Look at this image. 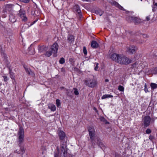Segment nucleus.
Masks as SVG:
<instances>
[{"mask_svg":"<svg viewBox=\"0 0 157 157\" xmlns=\"http://www.w3.org/2000/svg\"><path fill=\"white\" fill-rule=\"evenodd\" d=\"M95 131L89 132L90 138V142L92 144H95L94 141L95 136Z\"/></svg>","mask_w":157,"mask_h":157,"instance_id":"nucleus-11","label":"nucleus"},{"mask_svg":"<svg viewBox=\"0 0 157 157\" xmlns=\"http://www.w3.org/2000/svg\"><path fill=\"white\" fill-rule=\"evenodd\" d=\"M18 15L21 17L22 18V17L25 15V10L23 9H21L19 10Z\"/></svg>","mask_w":157,"mask_h":157,"instance_id":"nucleus-22","label":"nucleus"},{"mask_svg":"<svg viewBox=\"0 0 157 157\" xmlns=\"http://www.w3.org/2000/svg\"><path fill=\"white\" fill-rule=\"evenodd\" d=\"M134 64H136V63H135L133 65V66H134Z\"/></svg>","mask_w":157,"mask_h":157,"instance_id":"nucleus-56","label":"nucleus"},{"mask_svg":"<svg viewBox=\"0 0 157 157\" xmlns=\"http://www.w3.org/2000/svg\"><path fill=\"white\" fill-rule=\"evenodd\" d=\"M73 11L74 12H76L77 17L80 20L82 17V15L79 6L78 5H75L73 7Z\"/></svg>","mask_w":157,"mask_h":157,"instance_id":"nucleus-6","label":"nucleus"},{"mask_svg":"<svg viewBox=\"0 0 157 157\" xmlns=\"http://www.w3.org/2000/svg\"><path fill=\"white\" fill-rule=\"evenodd\" d=\"M154 6L155 7V6H156V7H157V3H155L154 5V6Z\"/></svg>","mask_w":157,"mask_h":157,"instance_id":"nucleus-54","label":"nucleus"},{"mask_svg":"<svg viewBox=\"0 0 157 157\" xmlns=\"http://www.w3.org/2000/svg\"><path fill=\"white\" fill-rule=\"evenodd\" d=\"M134 16H127L126 17V19L128 22H131L133 21Z\"/></svg>","mask_w":157,"mask_h":157,"instance_id":"nucleus-23","label":"nucleus"},{"mask_svg":"<svg viewBox=\"0 0 157 157\" xmlns=\"http://www.w3.org/2000/svg\"><path fill=\"white\" fill-rule=\"evenodd\" d=\"M74 36L73 35L69 34L67 36V42L71 44L74 41Z\"/></svg>","mask_w":157,"mask_h":157,"instance_id":"nucleus-12","label":"nucleus"},{"mask_svg":"<svg viewBox=\"0 0 157 157\" xmlns=\"http://www.w3.org/2000/svg\"><path fill=\"white\" fill-rule=\"evenodd\" d=\"M9 74H10V76L11 78L13 80H14V81L15 80V75L14 73L12 71V70L11 68H9Z\"/></svg>","mask_w":157,"mask_h":157,"instance_id":"nucleus-21","label":"nucleus"},{"mask_svg":"<svg viewBox=\"0 0 157 157\" xmlns=\"http://www.w3.org/2000/svg\"><path fill=\"white\" fill-rule=\"evenodd\" d=\"M64 91L66 96L71 99L73 98L74 96L72 89L64 88Z\"/></svg>","mask_w":157,"mask_h":157,"instance_id":"nucleus-9","label":"nucleus"},{"mask_svg":"<svg viewBox=\"0 0 157 157\" xmlns=\"http://www.w3.org/2000/svg\"><path fill=\"white\" fill-rule=\"evenodd\" d=\"M120 55H119L116 53H113L111 56V59L115 61L116 62H118V57Z\"/></svg>","mask_w":157,"mask_h":157,"instance_id":"nucleus-14","label":"nucleus"},{"mask_svg":"<svg viewBox=\"0 0 157 157\" xmlns=\"http://www.w3.org/2000/svg\"><path fill=\"white\" fill-rule=\"evenodd\" d=\"M9 20L12 23H14L16 21L15 16L12 12L9 13Z\"/></svg>","mask_w":157,"mask_h":157,"instance_id":"nucleus-13","label":"nucleus"},{"mask_svg":"<svg viewBox=\"0 0 157 157\" xmlns=\"http://www.w3.org/2000/svg\"><path fill=\"white\" fill-rule=\"evenodd\" d=\"M83 52L85 56H86L87 54V51L86 47L84 46L83 48Z\"/></svg>","mask_w":157,"mask_h":157,"instance_id":"nucleus-35","label":"nucleus"},{"mask_svg":"<svg viewBox=\"0 0 157 157\" xmlns=\"http://www.w3.org/2000/svg\"><path fill=\"white\" fill-rule=\"evenodd\" d=\"M137 49V48L133 46H130L127 48V51L129 53L133 54L136 52Z\"/></svg>","mask_w":157,"mask_h":157,"instance_id":"nucleus-10","label":"nucleus"},{"mask_svg":"<svg viewBox=\"0 0 157 157\" xmlns=\"http://www.w3.org/2000/svg\"><path fill=\"white\" fill-rule=\"evenodd\" d=\"M100 120L103 122L105 124H109V122H108L105 118L103 117H101L100 118Z\"/></svg>","mask_w":157,"mask_h":157,"instance_id":"nucleus-28","label":"nucleus"},{"mask_svg":"<svg viewBox=\"0 0 157 157\" xmlns=\"http://www.w3.org/2000/svg\"><path fill=\"white\" fill-rule=\"evenodd\" d=\"M2 56H3L4 59L3 60V63L5 66L7 68H8L9 69V68H11V65L10 64V62L8 61L7 59V57L6 55L3 53Z\"/></svg>","mask_w":157,"mask_h":157,"instance_id":"nucleus-8","label":"nucleus"},{"mask_svg":"<svg viewBox=\"0 0 157 157\" xmlns=\"http://www.w3.org/2000/svg\"><path fill=\"white\" fill-rule=\"evenodd\" d=\"M84 83L90 87L94 88L97 85L98 82L96 79L88 78L85 80Z\"/></svg>","mask_w":157,"mask_h":157,"instance_id":"nucleus-5","label":"nucleus"},{"mask_svg":"<svg viewBox=\"0 0 157 157\" xmlns=\"http://www.w3.org/2000/svg\"><path fill=\"white\" fill-rule=\"evenodd\" d=\"M87 129L89 132L95 131L94 127L92 126L88 127Z\"/></svg>","mask_w":157,"mask_h":157,"instance_id":"nucleus-30","label":"nucleus"},{"mask_svg":"<svg viewBox=\"0 0 157 157\" xmlns=\"http://www.w3.org/2000/svg\"><path fill=\"white\" fill-rule=\"evenodd\" d=\"M111 3L115 6H116L117 8L119 9L122 10H124V9L123 7L121 6L120 5H119L117 2L114 1H112L111 2Z\"/></svg>","mask_w":157,"mask_h":157,"instance_id":"nucleus-16","label":"nucleus"},{"mask_svg":"<svg viewBox=\"0 0 157 157\" xmlns=\"http://www.w3.org/2000/svg\"><path fill=\"white\" fill-rule=\"evenodd\" d=\"M98 63H97L96 64V66H95V68H94V70L95 71H98Z\"/></svg>","mask_w":157,"mask_h":157,"instance_id":"nucleus-44","label":"nucleus"},{"mask_svg":"<svg viewBox=\"0 0 157 157\" xmlns=\"http://www.w3.org/2000/svg\"><path fill=\"white\" fill-rule=\"evenodd\" d=\"M59 63L61 64H63L65 63V61L64 58L62 57L60 58L59 61Z\"/></svg>","mask_w":157,"mask_h":157,"instance_id":"nucleus-34","label":"nucleus"},{"mask_svg":"<svg viewBox=\"0 0 157 157\" xmlns=\"http://www.w3.org/2000/svg\"><path fill=\"white\" fill-rule=\"evenodd\" d=\"M58 48L59 45L56 42H55L49 50L46 52L45 56L47 57H49L52 55V54L53 53L54 54L53 56L54 57H56V56L55 54L57 53Z\"/></svg>","mask_w":157,"mask_h":157,"instance_id":"nucleus-3","label":"nucleus"},{"mask_svg":"<svg viewBox=\"0 0 157 157\" xmlns=\"http://www.w3.org/2000/svg\"><path fill=\"white\" fill-rule=\"evenodd\" d=\"M38 49L39 52L41 53L45 52L47 50V48L45 46L43 45L40 46L39 45L38 46Z\"/></svg>","mask_w":157,"mask_h":157,"instance_id":"nucleus-15","label":"nucleus"},{"mask_svg":"<svg viewBox=\"0 0 157 157\" xmlns=\"http://www.w3.org/2000/svg\"><path fill=\"white\" fill-rule=\"evenodd\" d=\"M24 67L26 73L29 75L31 74V73H32V72L31 71L30 69L25 67Z\"/></svg>","mask_w":157,"mask_h":157,"instance_id":"nucleus-31","label":"nucleus"},{"mask_svg":"<svg viewBox=\"0 0 157 157\" xmlns=\"http://www.w3.org/2000/svg\"><path fill=\"white\" fill-rule=\"evenodd\" d=\"M73 91H74L73 93L74 94L76 95H78L79 94V92L78 90L75 88H73V89L72 90Z\"/></svg>","mask_w":157,"mask_h":157,"instance_id":"nucleus-32","label":"nucleus"},{"mask_svg":"<svg viewBox=\"0 0 157 157\" xmlns=\"http://www.w3.org/2000/svg\"><path fill=\"white\" fill-rule=\"evenodd\" d=\"M152 8H153L152 11L154 12H155V9H156V7H155L154 6H153L152 7Z\"/></svg>","mask_w":157,"mask_h":157,"instance_id":"nucleus-47","label":"nucleus"},{"mask_svg":"<svg viewBox=\"0 0 157 157\" xmlns=\"http://www.w3.org/2000/svg\"><path fill=\"white\" fill-rule=\"evenodd\" d=\"M144 42V40H141V41H139V43L140 44H142Z\"/></svg>","mask_w":157,"mask_h":157,"instance_id":"nucleus-50","label":"nucleus"},{"mask_svg":"<svg viewBox=\"0 0 157 157\" xmlns=\"http://www.w3.org/2000/svg\"><path fill=\"white\" fill-rule=\"evenodd\" d=\"M13 6V5L12 4H6V6L5 8L10 13V12H12Z\"/></svg>","mask_w":157,"mask_h":157,"instance_id":"nucleus-20","label":"nucleus"},{"mask_svg":"<svg viewBox=\"0 0 157 157\" xmlns=\"http://www.w3.org/2000/svg\"><path fill=\"white\" fill-rule=\"evenodd\" d=\"M18 136V146L20 147V150L16 149L14 152L18 154L23 155L25 152V149L23 146H22V144L24 141V131L22 127H20L17 133Z\"/></svg>","mask_w":157,"mask_h":157,"instance_id":"nucleus-2","label":"nucleus"},{"mask_svg":"<svg viewBox=\"0 0 157 157\" xmlns=\"http://www.w3.org/2000/svg\"><path fill=\"white\" fill-rule=\"evenodd\" d=\"M90 44L91 47L94 48H97L99 46L98 44L95 40L92 41Z\"/></svg>","mask_w":157,"mask_h":157,"instance_id":"nucleus-19","label":"nucleus"},{"mask_svg":"<svg viewBox=\"0 0 157 157\" xmlns=\"http://www.w3.org/2000/svg\"><path fill=\"white\" fill-rule=\"evenodd\" d=\"M113 97V96L110 94H105L103 95L101 97L102 99H105L108 98H112Z\"/></svg>","mask_w":157,"mask_h":157,"instance_id":"nucleus-26","label":"nucleus"},{"mask_svg":"<svg viewBox=\"0 0 157 157\" xmlns=\"http://www.w3.org/2000/svg\"><path fill=\"white\" fill-rule=\"evenodd\" d=\"M131 62V60L123 55H120L118 62L121 64L127 65Z\"/></svg>","mask_w":157,"mask_h":157,"instance_id":"nucleus-4","label":"nucleus"},{"mask_svg":"<svg viewBox=\"0 0 157 157\" xmlns=\"http://www.w3.org/2000/svg\"><path fill=\"white\" fill-rule=\"evenodd\" d=\"M105 82H109V80H108V79H106L105 80Z\"/></svg>","mask_w":157,"mask_h":157,"instance_id":"nucleus-55","label":"nucleus"},{"mask_svg":"<svg viewBox=\"0 0 157 157\" xmlns=\"http://www.w3.org/2000/svg\"><path fill=\"white\" fill-rule=\"evenodd\" d=\"M97 144L101 148H102L104 146V145L103 144L102 142L99 139H98L97 140Z\"/></svg>","mask_w":157,"mask_h":157,"instance_id":"nucleus-27","label":"nucleus"},{"mask_svg":"<svg viewBox=\"0 0 157 157\" xmlns=\"http://www.w3.org/2000/svg\"><path fill=\"white\" fill-rule=\"evenodd\" d=\"M95 13L100 16H101L104 13V11L100 9L96 10H95Z\"/></svg>","mask_w":157,"mask_h":157,"instance_id":"nucleus-24","label":"nucleus"},{"mask_svg":"<svg viewBox=\"0 0 157 157\" xmlns=\"http://www.w3.org/2000/svg\"><path fill=\"white\" fill-rule=\"evenodd\" d=\"M39 17L38 16L36 18V19L33 21L31 24H30V25H32L34 24H35L39 19Z\"/></svg>","mask_w":157,"mask_h":157,"instance_id":"nucleus-37","label":"nucleus"},{"mask_svg":"<svg viewBox=\"0 0 157 157\" xmlns=\"http://www.w3.org/2000/svg\"><path fill=\"white\" fill-rule=\"evenodd\" d=\"M146 133L147 134H150L151 132V130L150 128H147L145 131Z\"/></svg>","mask_w":157,"mask_h":157,"instance_id":"nucleus-38","label":"nucleus"},{"mask_svg":"<svg viewBox=\"0 0 157 157\" xmlns=\"http://www.w3.org/2000/svg\"><path fill=\"white\" fill-rule=\"evenodd\" d=\"M6 16V15L5 13H4V14H3L2 16V17L3 18H5Z\"/></svg>","mask_w":157,"mask_h":157,"instance_id":"nucleus-52","label":"nucleus"},{"mask_svg":"<svg viewBox=\"0 0 157 157\" xmlns=\"http://www.w3.org/2000/svg\"><path fill=\"white\" fill-rule=\"evenodd\" d=\"M149 139L152 142L153 140L155 139V137L153 135H150L149 136Z\"/></svg>","mask_w":157,"mask_h":157,"instance_id":"nucleus-39","label":"nucleus"},{"mask_svg":"<svg viewBox=\"0 0 157 157\" xmlns=\"http://www.w3.org/2000/svg\"><path fill=\"white\" fill-rule=\"evenodd\" d=\"M150 86L151 89L153 90L157 88V84L155 83H151L150 84Z\"/></svg>","mask_w":157,"mask_h":157,"instance_id":"nucleus-29","label":"nucleus"},{"mask_svg":"<svg viewBox=\"0 0 157 157\" xmlns=\"http://www.w3.org/2000/svg\"><path fill=\"white\" fill-rule=\"evenodd\" d=\"M154 71L157 73V67H156L155 68Z\"/></svg>","mask_w":157,"mask_h":157,"instance_id":"nucleus-53","label":"nucleus"},{"mask_svg":"<svg viewBox=\"0 0 157 157\" xmlns=\"http://www.w3.org/2000/svg\"><path fill=\"white\" fill-rule=\"evenodd\" d=\"M3 77L4 78V81L5 82H7L8 79L7 78V76H3Z\"/></svg>","mask_w":157,"mask_h":157,"instance_id":"nucleus-42","label":"nucleus"},{"mask_svg":"<svg viewBox=\"0 0 157 157\" xmlns=\"http://www.w3.org/2000/svg\"><path fill=\"white\" fill-rule=\"evenodd\" d=\"M62 88H64V87H62Z\"/></svg>","mask_w":157,"mask_h":157,"instance_id":"nucleus-57","label":"nucleus"},{"mask_svg":"<svg viewBox=\"0 0 157 157\" xmlns=\"http://www.w3.org/2000/svg\"><path fill=\"white\" fill-rule=\"evenodd\" d=\"M144 90L146 92L148 91L146 84H145L144 85Z\"/></svg>","mask_w":157,"mask_h":157,"instance_id":"nucleus-45","label":"nucleus"},{"mask_svg":"<svg viewBox=\"0 0 157 157\" xmlns=\"http://www.w3.org/2000/svg\"><path fill=\"white\" fill-rule=\"evenodd\" d=\"M56 105L57 107H60L61 106V103L59 99H57L56 101Z\"/></svg>","mask_w":157,"mask_h":157,"instance_id":"nucleus-33","label":"nucleus"},{"mask_svg":"<svg viewBox=\"0 0 157 157\" xmlns=\"http://www.w3.org/2000/svg\"><path fill=\"white\" fill-rule=\"evenodd\" d=\"M118 89L119 90L121 91H124V88L123 86L120 85L118 86Z\"/></svg>","mask_w":157,"mask_h":157,"instance_id":"nucleus-36","label":"nucleus"},{"mask_svg":"<svg viewBox=\"0 0 157 157\" xmlns=\"http://www.w3.org/2000/svg\"><path fill=\"white\" fill-rule=\"evenodd\" d=\"M151 123H154V121H155V119H154V118H152L151 119Z\"/></svg>","mask_w":157,"mask_h":157,"instance_id":"nucleus-51","label":"nucleus"},{"mask_svg":"<svg viewBox=\"0 0 157 157\" xmlns=\"http://www.w3.org/2000/svg\"><path fill=\"white\" fill-rule=\"evenodd\" d=\"M151 120V118L149 116H145L143 119L142 122H143L145 127H147L150 125Z\"/></svg>","mask_w":157,"mask_h":157,"instance_id":"nucleus-7","label":"nucleus"},{"mask_svg":"<svg viewBox=\"0 0 157 157\" xmlns=\"http://www.w3.org/2000/svg\"><path fill=\"white\" fill-rule=\"evenodd\" d=\"M7 10H6V8H5V9L3 10L2 12L3 13H5L7 12Z\"/></svg>","mask_w":157,"mask_h":157,"instance_id":"nucleus-48","label":"nucleus"},{"mask_svg":"<svg viewBox=\"0 0 157 157\" xmlns=\"http://www.w3.org/2000/svg\"><path fill=\"white\" fill-rule=\"evenodd\" d=\"M57 134L60 143L61 157H65L67 151L66 142H65V138L66 137L65 133L62 130H59Z\"/></svg>","mask_w":157,"mask_h":157,"instance_id":"nucleus-1","label":"nucleus"},{"mask_svg":"<svg viewBox=\"0 0 157 157\" xmlns=\"http://www.w3.org/2000/svg\"><path fill=\"white\" fill-rule=\"evenodd\" d=\"M21 18L22 21L25 22L27 20V18L25 15L24 16L22 17V18Z\"/></svg>","mask_w":157,"mask_h":157,"instance_id":"nucleus-40","label":"nucleus"},{"mask_svg":"<svg viewBox=\"0 0 157 157\" xmlns=\"http://www.w3.org/2000/svg\"><path fill=\"white\" fill-rule=\"evenodd\" d=\"M141 35L142 36H141V37H142L144 38H146L148 37V36L146 34H142Z\"/></svg>","mask_w":157,"mask_h":157,"instance_id":"nucleus-41","label":"nucleus"},{"mask_svg":"<svg viewBox=\"0 0 157 157\" xmlns=\"http://www.w3.org/2000/svg\"><path fill=\"white\" fill-rule=\"evenodd\" d=\"M48 108L50 109L52 111L54 112L56 110V107L54 104L50 103L48 105Z\"/></svg>","mask_w":157,"mask_h":157,"instance_id":"nucleus-17","label":"nucleus"},{"mask_svg":"<svg viewBox=\"0 0 157 157\" xmlns=\"http://www.w3.org/2000/svg\"><path fill=\"white\" fill-rule=\"evenodd\" d=\"M150 16H147L146 17V20L147 21H149L150 19Z\"/></svg>","mask_w":157,"mask_h":157,"instance_id":"nucleus-46","label":"nucleus"},{"mask_svg":"<svg viewBox=\"0 0 157 157\" xmlns=\"http://www.w3.org/2000/svg\"><path fill=\"white\" fill-rule=\"evenodd\" d=\"M61 151V150L60 149ZM61 151H60H60L59 148H57V151L56 152H55L54 153V157H61ZM67 152L66 154V155L65 157H67Z\"/></svg>","mask_w":157,"mask_h":157,"instance_id":"nucleus-18","label":"nucleus"},{"mask_svg":"<svg viewBox=\"0 0 157 157\" xmlns=\"http://www.w3.org/2000/svg\"><path fill=\"white\" fill-rule=\"evenodd\" d=\"M25 3H28L29 1V0H19Z\"/></svg>","mask_w":157,"mask_h":157,"instance_id":"nucleus-43","label":"nucleus"},{"mask_svg":"<svg viewBox=\"0 0 157 157\" xmlns=\"http://www.w3.org/2000/svg\"><path fill=\"white\" fill-rule=\"evenodd\" d=\"M93 109L96 112H98V111L97 109L95 108V107H94L93 108Z\"/></svg>","mask_w":157,"mask_h":157,"instance_id":"nucleus-49","label":"nucleus"},{"mask_svg":"<svg viewBox=\"0 0 157 157\" xmlns=\"http://www.w3.org/2000/svg\"><path fill=\"white\" fill-rule=\"evenodd\" d=\"M133 22L135 23L136 24H139L141 22V19L137 17H135Z\"/></svg>","mask_w":157,"mask_h":157,"instance_id":"nucleus-25","label":"nucleus"}]
</instances>
